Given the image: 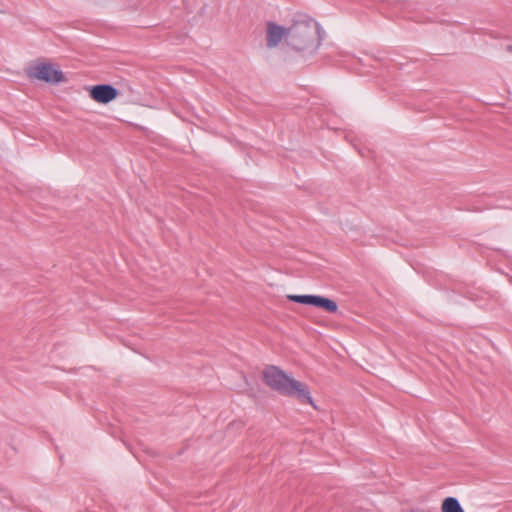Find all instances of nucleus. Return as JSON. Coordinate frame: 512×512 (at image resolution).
<instances>
[{
  "label": "nucleus",
  "instance_id": "423d86ee",
  "mask_svg": "<svg viewBox=\"0 0 512 512\" xmlns=\"http://www.w3.org/2000/svg\"><path fill=\"white\" fill-rule=\"evenodd\" d=\"M287 32L288 28H284L278 24H275L273 22L267 23V42L266 45L268 48H274L276 47L282 39H285V42L287 43Z\"/></svg>",
  "mask_w": 512,
  "mask_h": 512
},
{
  "label": "nucleus",
  "instance_id": "f03ea898",
  "mask_svg": "<svg viewBox=\"0 0 512 512\" xmlns=\"http://www.w3.org/2000/svg\"><path fill=\"white\" fill-rule=\"evenodd\" d=\"M263 378L267 386L279 394L288 397H295L302 403H308L316 408L310 395L308 386L305 383L291 378L276 366H267L263 370Z\"/></svg>",
  "mask_w": 512,
  "mask_h": 512
},
{
  "label": "nucleus",
  "instance_id": "6e6552de",
  "mask_svg": "<svg viewBox=\"0 0 512 512\" xmlns=\"http://www.w3.org/2000/svg\"><path fill=\"white\" fill-rule=\"evenodd\" d=\"M506 50L510 53H512V45H507Z\"/></svg>",
  "mask_w": 512,
  "mask_h": 512
},
{
  "label": "nucleus",
  "instance_id": "20e7f679",
  "mask_svg": "<svg viewBox=\"0 0 512 512\" xmlns=\"http://www.w3.org/2000/svg\"><path fill=\"white\" fill-rule=\"evenodd\" d=\"M287 298L296 303L322 308L329 313H335L338 310L334 300L319 295H288Z\"/></svg>",
  "mask_w": 512,
  "mask_h": 512
},
{
  "label": "nucleus",
  "instance_id": "f257e3e1",
  "mask_svg": "<svg viewBox=\"0 0 512 512\" xmlns=\"http://www.w3.org/2000/svg\"><path fill=\"white\" fill-rule=\"evenodd\" d=\"M320 43V26L313 19L300 17L288 27L287 45L301 57L313 55Z\"/></svg>",
  "mask_w": 512,
  "mask_h": 512
},
{
  "label": "nucleus",
  "instance_id": "0eeeda50",
  "mask_svg": "<svg viewBox=\"0 0 512 512\" xmlns=\"http://www.w3.org/2000/svg\"><path fill=\"white\" fill-rule=\"evenodd\" d=\"M442 512H464L457 499L446 498L442 503Z\"/></svg>",
  "mask_w": 512,
  "mask_h": 512
},
{
  "label": "nucleus",
  "instance_id": "7ed1b4c3",
  "mask_svg": "<svg viewBox=\"0 0 512 512\" xmlns=\"http://www.w3.org/2000/svg\"><path fill=\"white\" fill-rule=\"evenodd\" d=\"M26 74L30 79H37L47 83H61L64 82L65 76L62 71L55 69L52 64L39 63L29 67Z\"/></svg>",
  "mask_w": 512,
  "mask_h": 512
},
{
  "label": "nucleus",
  "instance_id": "39448f33",
  "mask_svg": "<svg viewBox=\"0 0 512 512\" xmlns=\"http://www.w3.org/2000/svg\"><path fill=\"white\" fill-rule=\"evenodd\" d=\"M118 90L109 84H98L92 86L89 90L90 97L102 104H107L117 98Z\"/></svg>",
  "mask_w": 512,
  "mask_h": 512
}]
</instances>
